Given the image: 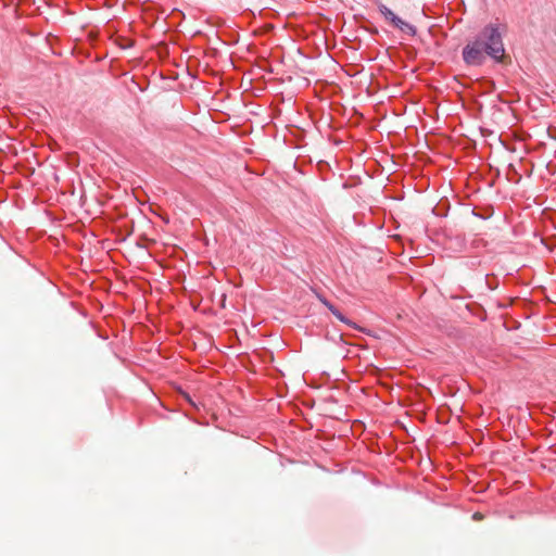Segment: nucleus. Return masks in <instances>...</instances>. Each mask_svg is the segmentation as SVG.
<instances>
[{
	"label": "nucleus",
	"instance_id": "nucleus-1",
	"mask_svg": "<svg viewBox=\"0 0 556 556\" xmlns=\"http://www.w3.org/2000/svg\"><path fill=\"white\" fill-rule=\"evenodd\" d=\"M505 30L506 27L504 25L488 24L476 37L486 54L496 63L504 62L506 56L503 42V34Z\"/></svg>",
	"mask_w": 556,
	"mask_h": 556
},
{
	"label": "nucleus",
	"instance_id": "nucleus-2",
	"mask_svg": "<svg viewBox=\"0 0 556 556\" xmlns=\"http://www.w3.org/2000/svg\"><path fill=\"white\" fill-rule=\"evenodd\" d=\"M485 50L481 43L475 38V40L468 42L463 49V59L466 64L472 66L482 65L486 56Z\"/></svg>",
	"mask_w": 556,
	"mask_h": 556
},
{
	"label": "nucleus",
	"instance_id": "nucleus-3",
	"mask_svg": "<svg viewBox=\"0 0 556 556\" xmlns=\"http://www.w3.org/2000/svg\"><path fill=\"white\" fill-rule=\"evenodd\" d=\"M399 29L409 36H415L417 33L416 27L405 21L400 25Z\"/></svg>",
	"mask_w": 556,
	"mask_h": 556
},
{
	"label": "nucleus",
	"instance_id": "nucleus-4",
	"mask_svg": "<svg viewBox=\"0 0 556 556\" xmlns=\"http://www.w3.org/2000/svg\"><path fill=\"white\" fill-rule=\"evenodd\" d=\"M379 12L384 16L386 20L391 21L392 15H395L392 10H390L387 5L380 4Z\"/></svg>",
	"mask_w": 556,
	"mask_h": 556
},
{
	"label": "nucleus",
	"instance_id": "nucleus-5",
	"mask_svg": "<svg viewBox=\"0 0 556 556\" xmlns=\"http://www.w3.org/2000/svg\"><path fill=\"white\" fill-rule=\"evenodd\" d=\"M340 321L344 323V324H348V325H351V321L336 307V309H333L331 312Z\"/></svg>",
	"mask_w": 556,
	"mask_h": 556
},
{
	"label": "nucleus",
	"instance_id": "nucleus-6",
	"mask_svg": "<svg viewBox=\"0 0 556 556\" xmlns=\"http://www.w3.org/2000/svg\"><path fill=\"white\" fill-rule=\"evenodd\" d=\"M340 321L344 323V324H348V325H351V321L336 307V309H333L331 312Z\"/></svg>",
	"mask_w": 556,
	"mask_h": 556
},
{
	"label": "nucleus",
	"instance_id": "nucleus-7",
	"mask_svg": "<svg viewBox=\"0 0 556 556\" xmlns=\"http://www.w3.org/2000/svg\"><path fill=\"white\" fill-rule=\"evenodd\" d=\"M390 22L392 23V25L395 28L399 29L400 25L403 24L404 21L395 14V15H392V18Z\"/></svg>",
	"mask_w": 556,
	"mask_h": 556
},
{
	"label": "nucleus",
	"instance_id": "nucleus-8",
	"mask_svg": "<svg viewBox=\"0 0 556 556\" xmlns=\"http://www.w3.org/2000/svg\"><path fill=\"white\" fill-rule=\"evenodd\" d=\"M390 22L392 23V25L395 28L399 29L400 25L403 24L404 21L395 14V15H392V18Z\"/></svg>",
	"mask_w": 556,
	"mask_h": 556
},
{
	"label": "nucleus",
	"instance_id": "nucleus-9",
	"mask_svg": "<svg viewBox=\"0 0 556 556\" xmlns=\"http://www.w3.org/2000/svg\"><path fill=\"white\" fill-rule=\"evenodd\" d=\"M320 301L324 303V305L330 311L332 312L333 309H336V306L333 304H331L329 301H327L326 299H320Z\"/></svg>",
	"mask_w": 556,
	"mask_h": 556
},
{
	"label": "nucleus",
	"instance_id": "nucleus-10",
	"mask_svg": "<svg viewBox=\"0 0 556 556\" xmlns=\"http://www.w3.org/2000/svg\"><path fill=\"white\" fill-rule=\"evenodd\" d=\"M473 518H475V519H480L481 517H480V515H479V514H475V515H473Z\"/></svg>",
	"mask_w": 556,
	"mask_h": 556
}]
</instances>
